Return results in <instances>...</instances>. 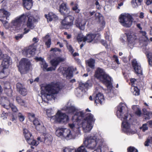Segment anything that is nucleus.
<instances>
[{
  "label": "nucleus",
  "mask_w": 152,
  "mask_h": 152,
  "mask_svg": "<svg viewBox=\"0 0 152 152\" xmlns=\"http://www.w3.org/2000/svg\"><path fill=\"white\" fill-rule=\"evenodd\" d=\"M105 151L104 147L102 145H99L96 149L94 150L93 152H104Z\"/></svg>",
  "instance_id": "45"
},
{
  "label": "nucleus",
  "mask_w": 152,
  "mask_h": 152,
  "mask_svg": "<svg viewBox=\"0 0 152 152\" xmlns=\"http://www.w3.org/2000/svg\"><path fill=\"white\" fill-rule=\"evenodd\" d=\"M98 0H95V4L96 6V7L97 9H99L100 8V6L99 4V2L98 1Z\"/></svg>",
  "instance_id": "61"
},
{
  "label": "nucleus",
  "mask_w": 152,
  "mask_h": 152,
  "mask_svg": "<svg viewBox=\"0 0 152 152\" xmlns=\"http://www.w3.org/2000/svg\"><path fill=\"white\" fill-rule=\"evenodd\" d=\"M113 58L117 64H120V63L119 61L118 57L117 56L114 55L113 56Z\"/></svg>",
  "instance_id": "57"
},
{
  "label": "nucleus",
  "mask_w": 152,
  "mask_h": 152,
  "mask_svg": "<svg viewBox=\"0 0 152 152\" xmlns=\"http://www.w3.org/2000/svg\"><path fill=\"white\" fill-rule=\"evenodd\" d=\"M44 41L45 42V45L47 46L48 48L50 47V45L51 44V39L50 37V36L48 34L46 35V36L43 38Z\"/></svg>",
  "instance_id": "31"
},
{
  "label": "nucleus",
  "mask_w": 152,
  "mask_h": 152,
  "mask_svg": "<svg viewBox=\"0 0 152 152\" xmlns=\"http://www.w3.org/2000/svg\"><path fill=\"white\" fill-rule=\"evenodd\" d=\"M119 21L121 24L125 27H130L132 23V16L128 14L121 15L119 18Z\"/></svg>",
  "instance_id": "12"
},
{
  "label": "nucleus",
  "mask_w": 152,
  "mask_h": 152,
  "mask_svg": "<svg viewBox=\"0 0 152 152\" xmlns=\"http://www.w3.org/2000/svg\"><path fill=\"white\" fill-rule=\"evenodd\" d=\"M0 104L3 107L7 110H8L10 108H11L12 110L14 112L18 111L16 107L12 104H10L9 101L5 97L2 98L1 99Z\"/></svg>",
  "instance_id": "15"
},
{
  "label": "nucleus",
  "mask_w": 152,
  "mask_h": 152,
  "mask_svg": "<svg viewBox=\"0 0 152 152\" xmlns=\"http://www.w3.org/2000/svg\"><path fill=\"white\" fill-rule=\"evenodd\" d=\"M146 4L147 5H149L152 3V0H146Z\"/></svg>",
  "instance_id": "64"
},
{
  "label": "nucleus",
  "mask_w": 152,
  "mask_h": 152,
  "mask_svg": "<svg viewBox=\"0 0 152 152\" xmlns=\"http://www.w3.org/2000/svg\"><path fill=\"white\" fill-rule=\"evenodd\" d=\"M145 54L148 58V61L149 65L152 66V53L150 52H146Z\"/></svg>",
  "instance_id": "38"
},
{
  "label": "nucleus",
  "mask_w": 152,
  "mask_h": 152,
  "mask_svg": "<svg viewBox=\"0 0 152 152\" xmlns=\"http://www.w3.org/2000/svg\"><path fill=\"white\" fill-rule=\"evenodd\" d=\"M27 17L28 19L26 26L29 28L33 29L34 27V23L36 21V20L29 12L23 14L20 16L17 17L12 20L11 23V26L12 28H15V30L23 29L24 31L23 34L27 33L29 31V29L26 28V26L24 24L27 19Z\"/></svg>",
  "instance_id": "3"
},
{
  "label": "nucleus",
  "mask_w": 152,
  "mask_h": 152,
  "mask_svg": "<svg viewBox=\"0 0 152 152\" xmlns=\"http://www.w3.org/2000/svg\"><path fill=\"white\" fill-rule=\"evenodd\" d=\"M128 108L124 103H120L117 107L116 114L117 117L123 121V131L127 134H133L136 133V131L132 130L130 128L131 116L128 114Z\"/></svg>",
  "instance_id": "2"
},
{
  "label": "nucleus",
  "mask_w": 152,
  "mask_h": 152,
  "mask_svg": "<svg viewBox=\"0 0 152 152\" xmlns=\"http://www.w3.org/2000/svg\"><path fill=\"white\" fill-rule=\"evenodd\" d=\"M132 64L135 73L137 74L142 75V71L141 65L136 59H134L132 60Z\"/></svg>",
  "instance_id": "20"
},
{
  "label": "nucleus",
  "mask_w": 152,
  "mask_h": 152,
  "mask_svg": "<svg viewBox=\"0 0 152 152\" xmlns=\"http://www.w3.org/2000/svg\"><path fill=\"white\" fill-rule=\"evenodd\" d=\"M64 152H88L85 146L83 145L79 147L77 150L73 148H66L64 149Z\"/></svg>",
  "instance_id": "22"
},
{
  "label": "nucleus",
  "mask_w": 152,
  "mask_h": 152,
  "mask_svg": "<svg viewBox=\"0 0 152 152\" xmlns=\"http://www.w3.org/2000/svg\"><path fill=\"white\" fill-rule=\"evenodd\" d=\"M105 25V22L104 20L102 21L100 24L99 27L98 28V31H99L103 30L104 27Z\"/></svg>",
  "instance_id": "50"
},
{
  "label": "nucleus",
  "mask_w": 152,
  "mask_h": 152,
  "mask_svg": "<svg viewBox=\"0 0 152 152\" xmlns=\"http://www.w3.org/2000/svg\"><path fill=\"white\" fill-rule=\"evenodd\" d=\"M19 71L21 74L26 73L31 67V64L29 60L27 58H22L17 65Z\"/></svg>",
  "instance_id": "10"
},
{
  "label": "nucleus",
  "mask_w": 152,
  "mask_h": 152,
  "mask_svg": "<svg viewBox=\"0 0 152 152\" xmlns=\"http://www.w3.org/2000/svg\"><path fill=\"white\" fill-rule=\"evenodd\" d=\"M97 34H86L85 36L84 39L85 42H97L99 38L96 36Z\"/></svg>",
  "instance_id": "21"
},
{
  "label": "nucleus",
  "mask_w": 152,
  "mask_h": 152,
  "mask_svg": "<svg viewBox=\"0 0 152 152\" xmlns=\"http://www.w3.org/2000/svg\"><path fill=\"white\" fill-rule=\"evenodd\" d=\"M150 144H152V137H149L145 142V146H148Z\"/></svg>",
  "instance_id": "47"
},
{
  "label": "nucleus",
  "mask_w": 152,
  "mask_h": 152,
  "mask_svg": "<svg viewBox=\"0 0 152 152\" xmlns=\"http://www.w3.org/2000/svg\"><path fill=\"white\" fill-rule=\"evenodd\" d=\"M68 125L71 130L61 127L58 128L56 131V135L66 140L74 139L77 135L80 133V126L74 123L69 124Z\"/></svg>",
  "instance_id": "4"
},
{
  "label": "nucleus",
  "mask_w": 152,
  "mask_h": 152,
  "mask_svg": "<svg viewBox=\"0 0 152 152\" xmlns=\"http://www.w3.org/2000/svg\"><path fill=\"white\" fill-rule=\"evenodd\" d=\"M86 22L85 20H82L79 21L77 24V26L80 29L83 30L85 28V26L86 24Z\"/></svg>",
  "instance_id": "35"
},
{
  "label": "nucleus",
  "mask_w": 152,
  "mask_h": 152,
  "mask_svg": "<svg viewBox=\"0 0 152 152\" xmlns=\"http://www.w3.org/2000/svg\"><path fill=\"white\" fill-rule=\"evenodd\" d=\"M147 123L144 124L142 126L140 127V129L142 130L143 131L145 132L148 129V127L147 126Z\"/></svg>",
  "instance_id": "53"
},
{
  "label": "nucleus",
  "mask_w": 152,
  "mask_h": 152,
  "mask_svg": "<svg viewBox=\"0 0 152 152\" xmlns=\"http://www.w3.org/2000/svg\"><path fill=\"white\" fill-rule=\"evenodd\" d=\"M88 66L92 69H94L95 67V61L93 58H90L86 61Z\"/></svg>",
  "instance_id": "33"
},
{
  "label": "nucleus",
  "mask_w": 152,
  "mask_h": 152,
  "mask_svg": "<svg viewBox=\"0 0 152 152\" xmlns=\"http://www.w3.org/2000/svg\"><path fill=\"white\" fill-rule=\"evenodd\" d=\"M23 37L22 34H18L17 36L15 37V38L17 40H18L20 39H21Z\"/></svg>",
  "instance_id": "63"
},
{
  "label": "nucleus",
  "mask_w": 152,
  "mask_h": 152,
  "mask_svg": "<svg viewBox=\"0 0 152 152\" xmlns=\"http://www.w3.org/2000/svg\"><path fill=\"white\" fill-rule=\"evenodd\" d=\"M35 59L38 61H40V64L41 67L42 68L44 71H51L55 70V68H53V67H50L47 68L48 65L44 59L41 57H36Z\"/></svg>",
  "instance_id": "18"
},
{
  "label": "nucleus",
  "mask_w": 152,
  "mask_h": 152,
  "mask_svg": "<svg viewBox=\"0 0 152 152\" xmlns=\"http://www.w3.org/2000/svg\"><path fill=\"white\" fill-rule=\"evenodd\" d=\"M134 91L133 92V94L135 95H138L139 94V90L137 87L134 88Z\"/></svg>",
  "instance_id": "55"
},
{
  "label": "nucleus",
  "mask_w": 152,
  "mask_h": 152,
  "mask_svg": "<svg viewBox=\"0 0 152 152\" xmlns=\"http://www.w3.org/2000/svg\"><path fill=\"white\" fill-rule=\"evenodd\" d=\"M140 33L141 34L143 37L148 39V38L146 35V33L145 31H140Z\"/></svg>",
  "instance_id": "60"
},
{
  "label": "nucleus",
  "mask_w": 152,
  "mask_h": 152,
  "mask_svg": "<svg viewBox=\"0 0 152 152\" xmlns=\"http://www.w3.org/2000/svg\"><path fill=\"white\" fill-rule=\"evenodd\" d=\"M3 59L1 64L0 66V78L2 79L7 77L9 72L8 69L10 65L12 63V61L10 57L6 54H4L0 58Z\"/></svg>",
  "instance_id": "8"
},
{
  "label": "nucleus",
  "mask_w": 152,
  "mask_h": 152,
  "mask_svg": "<svg viewBox=\"0 0 152 152\" xmlns=\"http://www.w3.org/2000/svg\"><path fill=\"white\" fill-rule=\"evenodd\" d=\"M85 37H84L82 34H79L77 37V41L79 42L83 41V42H85Z\"/></svg>",
  "instance_id": "42"
},
{
  "label": "nucleus",
  "mask_w": 152,
  "mask_h": 152,
  "mask_svg": "<svg viewBox=\"0 0 152 152\" xmlns=\"http://www.w3.org/2000/svg\"><path fill=\"white\" fill-rule=\"evenodd\" d=\"M16 100L18 103L21 106L26 107L27 106L25 102L22 99L20 96H17Z\"/></svg>",
  "instance_id": "36"
},
{
  "label": "nucleus",
  "mask_w": 152,
  "mask_h": 152,
  "mask_svg": "<svg viewBox=\"0 0 152 152\" xmlns=\"http://www.w3.org/2000/svg\"><path fill=\"white\" fill-rule=\"evenodd\" d=\"M27 142L29 144L33 146H37L39 143V141H37L33 139V137L29 140Z\"/></svg>",
  "instance_id": "40"
},
{
  "label": "nucleus",
  "mask_w": 152,
  "mask_h": 152,
  "mask_svg": "<svg viewBox=\"0 0 152 152\" xmlns=\"http://www.w3.org/2000/svg\"><path fill=\"white\" fill-rule=\"evenodd\" d=\"M8 114L5 113L4 112H3L1 114V117L3 119H4L7 118Z\"/></svg>",
  "instance_id": "58"
},
{
  "label": "nucleus",
  "mask_w": 152,
  "mask_h": 152,
  "mask_svg": "<svg viewBox=\"0 0 152 152\" xmlns=\"http://www.w3.org/2000/svg\"><path fill=\"white\" fill-rule=\"evenodd\" d=\"M36 129L44 134H45L44 141L45 142L49 145L50 144L52 140L51 136L48 134H46V129L42 123L38 118H36L33 121Z\"/></svg>",
  "instance_id": "9"
},
{
  "label": "nucleus",
  "mask_w": 152,
  "mask_h": 152,
  "mask_svg": "<svg viewBox=\"0 0 152 152\" xmlns=\"http://www.w3.org/2000/svg\"><path fill=\"white\" fill-rule=\"evenodd\" d=\"M44 110L46 111L47 115L48 117L50 118V120L53 122V119L52 118V117L54 116V115H52L54 113L53 110L51 108L45 109Z\"/></svg>",
  "instance_id": "29"
},
{
  "label": "nucleus",
  "mask_w": 152,
  "mask_h": 152,
  "mask_svg": "<svg viewBox=\"0 0 152 152\" xmlns=\"http://www.w3.org/2000/svg\"><path fill=\"white\" fill-rule=\"evenodd\" d=\"M64 61V59L60 57H57L52 59L50 61L51 65L53 68H55L56 69L57 66L58 65L59 63Z\"/></svg>",
  "instance_id": "26"
},
{
  "label": "nucleus",
  "mask_w": 152,
  "mask_h": 152,
  "mask_svg": "<svg viewBox=\"0 0 152 152\" xmlns=\"http://www.w3.org/2000/svg\"><path fill=\"white\" fill-rule=\"evenodd\" d=\"M143 113L144 115L147 116L145 118L146 120H149L152 117V113L148 111L145 108H143L142 109Z\"/></svg>",
  "instance_id": "34"
},
{
  "label": "nucleus",
  "mask_w": 152,
  "mask_h": 152,
  "mask_svg": "<svg viewBox=\"0 0 152 152\" xmlns=\"http://www.w3.org/2000/svg\"><path fill=\"white\" fill-rule=\"evenodd\" d=\"M69 114L74 113L75 114L72 118L73 123L80 126L85 132H90L92 129L96 119L94 115L91 113H88L83 118L84 113L82 111L78 110L75 106L68 102L61 109Z\"/></svg>",
  "instance_id": "1"
},
{
  "label": "nucleus",
  "mask_w": 152,
  "mask_h": 152,
  "mask_svg": "<svg viewBox=\"0 0 152 152\" xmlns=\"http://www.w3.org/2000/svg\"><path fill=\"white\" fill-rule=\"evenodd\" d=\"M23 6L27 10H29L32 5V0H23Z\"/></svg>",
  "instance_id": "30"
},
{
  "label": "nucleus",
  "mask_w": 152,
  "mask_h": 152,
  "mask_svg": "<svg viewBox=\"0 0 152 152\" xmlns=\"http://www.w3.org/2000/svg\"><path fill=\"white\" fill-rule=\"evenodd\" d=\"M94 76L104 84L107 89L110 91V92L108 93V95L111 97H112L113 96H110L111 94V90L113 87L111 83V77L107 74L104 69L99 67L96 69Z\"/></svg>",
  "instance_id": "6"
},
{
  "label": "nucleus",
  "mask_w": 152,
  "mask_h": 152,
  "mask_svg": "<svg viewBox=\"0 0 152 152\" xmlns=\"http://www.w3.org/2000/svg\"><path fill=\"white\" fill-rule=\"evenodd\" d=\"M58 71L61 72L64 77L66 79H69L73 77L72 72L69 67H60Z\"/></svg>",
  "instance_id": "16"
},
{
  "label": "nucleus",
  "mask_w": 152,
  "mask_h": 152,
  "mask_svg": "<svg viewBox=\"0 0 152 152\" xmlns=\"http://www.w3.org/2000/svg\"><path fill=\"white\" fill-rule=\"evenodd\" d=\"M83 90L77 88L75 91V94L77 96L80 97L83 95Z\"/></svg>",
  "instance_id": "44"
},
{
  "label": "nucleus",
  "mask_w": 152,
  "mask_h": 152,
  "mask_svg": "<svg viewBox=\"0 0 152 152\" xmlns=\"http://www.w3.org/2000/svg\"><path fill=\"white\" fill-rule=\"evenodd\" d=\"M128 152H138V151L135 148L130 146L127 149Z\"/></svg>",
  "instance_id": "52"
},
{
  "label": "nucleus",
  "mask_w": 152,
  "mask_h": 152,
  "mask_svg": "<svg viewBox=\"0 0 152 152\" xmlns=\"http://www.w3.org/2000/svg\"><path fill=\"white\" fill-rule=\"evenodd\" d=\"M45 17L47 18L48 22L51 21L53 20H55L58 19L56 15L52 12H49L48 16L45 15Z\"/></svg>",
  "instance_id": "27"
},
{
  "label": "nucleus",
  "mask_w": 152,
  "mask_h": 152,
  "mask_svg": "<svg viewBox=\"0 0 152 152\" xmlns=\"http://www.w3.org/2000/svg\"><path fill=\"white\" fill-rule=\"evenodd\" d=\"M19 93L23 96H25L27 94V91L26 89L25 88H22L19 91Z\"/></svg>",
  "instance_id": "49"
},
{
  "label": "nucleus",
  "mask_w": 152,
  "mask_h": 152,
  "mask_svg": "<svg viewBox=\"0 0 152 152\" xmlns=\"http://www.w3.org/2000/svg\"><path fill=\"white\" fill-rule=\"evenodd\" d=\"M79 86L78 88L81 89L84 91H86L85 89L88 88L89 86L88 82H86L85 83L80 82L79 83Z\"/></svg>",
  "instance_id": "32"
},
{
  "label": "nucleus",
  "mask_w": 152,
  "mask_h": 152,
  "mask_svg": "<svg viewBox=\"0 0 152 152\" xmlns=\"http://www.w3.org/2000/svg\"><path fill=\"white\" fill-rule=\"evenodd\" d=\"M99 55L103 58H105L107 56V53L105 52H104L101 53Z\"/></svg>",
  "instance_id": "62"
},
{
  "label": "nucleus",
  "mask_w": 152,
  "mask_h": 152,
  "mask_svg": "<svg viewBox=\"0 0 152 152\" xmlns=\"http://www.w3.org/2000/svg\"><path fill=\"white\" fill-rule=\"evenodd\" d=\"M10 15V13L4 9H0V20L2 22L4 21L5 18L7 20H9L8 18Z\"/></svg>",
  "instance_id": "25"
},
{
  "label": "nucleus",
  "mask_w": 152,
  "mask_h": 152,
  "mask_svg": "<svg viewBox=\"0 0 152 152\" xmlns=\"http://www.w3.org/2000/svg\"><path fill=\"white\" fill-rule=\"evenodd\" d=\"M16 87L18 91H20L21 89H22V88H24V86L20 83H18L17 84Z\"/></svg>",
  "instance_id": "54"
},
{
  "label": "nucleus",
  "mask_w": 152,
  "mask_h": 152,
  "mask_svg": "<svg viewBox=\"0 0 152 152\" xmlns=\"http://www.w3.org/2000/svg\"><path fill=\"white\" fill-rule=\"evenodd\" d=\"M66 16L61 21V24L64 28L68 29L73 24L74 18L73 16L69 15Z\"/></svg>",
  "instance_id": "17"
},
{
  "label": "nucleus",
  "mask_w": 152,
  "mask_h": 152,
  "mask_svg": "<svg viewBox=\"0 0 152 152\" xmlns=\"http://www.w3.org/2000/svg\"><path fill=\"white\" fill-rule=\"evenodd\" d=\"M127 37V41L129 47L132 48L135 44V41L138 39L136 34L133 32H129L126 33Z\"/></svg>",
  "instance_id": "14"
},
{
  "label": "nucleus",
  "mask_w": 152,
  "mask_h": 152,
  "mask_svg": "<svg viewBox=\"0 0 152 152\" xmlns=\"http://www.w3.org/2000/svg\"><path fill=\"white\" fill-rule=\"evenodd\" d=\"M53 122L66 124L69 120V116L66 113H62L61 110H58L56 115L52 117Z\"/></svg>",
  "instance_id": "11"
},
{
  "label": "nucleus",
  "mask_w": 152,
  "mask_h": 152,
  "mask_svg": "<svg viewBox=\"0 0 152 152\" xmlns=\"http://www.w3.org/2000/svg\"><path fill=\"white\" fill-rule=\"evenodd\" d=\"M78 5L77 4H75L72 8V10L77 13H79L80 11V10L78 8Z\"/></svg>",
  "instance_id": "51"
},
{
  "label": "nucleus",
  "mask_w": 152,
  "mask_h": 152,
  "mask_svg": "<svg viewBox=\"0 0 152 152\" xmlns=\"http://www.w3.org/2000/svg\"><path fill=\"white\" fill-rule=\"evenodd\" d=\"M66 43V45L67 47V48L69 51L72 54L73 53L74 51V50L73 49L72 45L66 40H64Z\"/></svg>",
  "instance_id": "39"
},
{
  "label": "nucleus",
  "mask_w": 152,
  "mask_h": 152,
  "mask_svg": "<svg viewBox=\"0 0 152 152\" xmlns=\"http://www.w3.org/2000/svg\"><path fill=\"white\" fill-rule=\"evenodd\" d=\"M142 1L143 0H132V6L134 8L137 7L141 5Z\"/></svg>",
  "instance_id": "37"
},
{
  "label": "nucleus",
  "mask_w": 152,
  "mask_h": 152,
  "mask_svg": "<svg viewBox=\"0 0 152 152\" xmlns=\"http://www.w3.org/2000/svg\"><path fill=\"white\" fill-rule=\"evenodd\" d=\"M36 48L34 46H30L26 48L23 51V54L26 56L30 57L34 55Z\"/></svg>",
  "instance_id": "19"
},
{
  "label": "nucleus",
  "mask_w": 152,
  "mask_h": 152,
  "mask_svg": "<svg viewBox=\"0 0 152 152\" xmlns=\"http://www.w3.org/2000/svg\"><path fill=\"white\" fill-rule=\"evenodd\" d=\"M132 109L135 111V114L139 116H140L141 114L140 110L136 105H134L132 107Z\"/></svg>",
  "instance_id": "41"
},
{
  "label": "nucleus",
  "mask_w": 152,
  "mask_h": 152,
  "mask_svg": "<svg viewBox=\"0 0 152 152\" xmlns=\"http://www.w3.org/2000/svg\"><path fill=\"white\" fill-rule=\"evenodd\" d=\"M18 117L20 121H23L24 120V116L20 113H19L18 114Z\"/></svg>",
  "instance_id": "56"
},
{
  "label": "nucleus",
  "mask_w": 152,
  "mask_h": 152,
  "mask_svg": "<svg viewBox=\"0 0 152 152\" xmlns=\"http://www.w3.org/2000/svg\"><path fill=\"white\" fill-rule=\"evenodd\" d=\"M103 141V139L98 134L94 133L84 142V144L88 149L94 150L97 145H100Z\"/></svg>",
  "instance_id": "7"
},
{
  "label": "nucleus",
  "mask_w": 152,
  "mask_h": 152,
  "mask_svg": "<svg viewBox=\"0 0 152 152\" xmlns=\"http://www.w3.org/2000/svg\"><path fill=\"white\" fill-rule=\"evenodd\" d=\"M2 84H4V88L5 89H8L9 91H11V88L9 83L8 82H6V83L3 82H2Z\"/></svg>",
  "instance_id": "48"
},
{
  "label": "nucleus",
  "mask_w": 152,
  "mask_h": 152,
  "mask_svg": "<svg viewBox=\"0 0 152 152\" xmlns=\"http://www.w3.org/2000/svg\"><path fill=\"white\" fill-rule=\"evenodd\" d=\"M102 88L100 86L96 87L94 91V94H95V102L96 103L102 104L104 101V98L103 94L101 93Z\"/></svg>",
  "instance_id": "13"
},
{
  "label": "nucleus",
  "mask_w": 152,
  "mask_h": 152,
  "mask_svg": "<svg viewBox=\"0 0 152 152\" xmlns=\"http://www.w3.org/2000/svg\"><path fill=\"white\" fill-rule=\"evenodd\" d=\"M23 135L27 142L33 138L31 134L26 129L23 130Z\"/></svg>",
  "instance_id": "28"
},
{
  "label": "nucleus",
  "mask_w": 152,
  "mask_h": 152,
  "mask_svg": "<svg viewBox=\"0 0 152 152\" xmlns=\"http://www.w3.org/2000/svg\"><path fill=\"white\" fill-rule=\"evenodd\" d=\"M61 14L64 16H66L69 15L70 12L66 6L65 3H62L60 6L59 10Z\"/></svg>",
  "instance_id": "23"
},
{
  "label": "nucleus",
  "mask_w": 152,
  "mask_h": 152,
  "mask_svg": "<svg viewBox=\"0 0 152 152\" xmlns=\"http://www.w3.org/2000/svg\"><path fill=\"white\" fill-rule=\"evenodd\" d=\"M104 35L106 39L107 40L108 42H105L104 41H103L102 42V44L106 48H110V43L112 39V37L110 35V33L108 31L106 32L105 33Z\"/></svg>",
  "instance_id": "24"
},
{
  "label": "nucleus",
  "mask_w": 152,
  "mask_h": 152,
  "mask_svg": "<svg viewBox=\"0 0 152 152\" xmlns=\"http://www.w3.org/2000/svg\"><path fill=\"white\" fill-rule=\"evenodd\" d=\"M95 12L94 11H93L92 12H85L84 13L85 17L88 19H90L93 15L95 14Z\"/></svg>",
  "instance_id": "43"
},
{
  "label": "nucleus",
  "mask_w": 152,
  "mask_h": 152,
  "mask_svg": "<svg viewBox=\"0 0 152 152\" xmlns=\"http://www.w3.org/2000/svg\"><path fill=\"white\" fill-rule=\"evenodd\" d=\"M50 51H53V52H56L57 51H58L59 52H61V50L57 48H52L50 50Z\"/></svg>",
  "instance_id": "59"
},
{
  "label": "nucleus",
  "mask_w": 152,
  "mask_h": 152,
  "mask_svg": "<svg viewBox=\"0 0 152 152\" xmlns=\"http://www.w3.org/2000/svg\"><path fill=\"white\" fill-rule=\"evenodd\" d=\"M62 88L57 82L46 85L41 91L42 101L47 103L49 101L54 100L59 91Z\"/></svg>",
  "instance_id": "5"
},
{
  "label": "nucleus",
  "mask_w": 152,
  "mask_h": 152,
  "mask_svg": "<svg viewBox=\"0 0 152 152\" xmlns=\"http://www.w3.org/2000/svg\"><path fill=\"white\" fill-rule=\"evenodd\" d=\"M28 117L31 121H33V120L35 118V114L33 113H28Z\"/></svg>",
  "instance_id": "46"
}]
</instances>
